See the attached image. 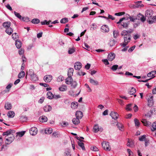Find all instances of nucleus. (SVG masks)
Instances as JSON below:
<instances>
[{
    "instance_id": "51",
    "label": "nucleus",
    "mask_w": 156,
    "mask_h": 156,
    "mask_svg": "<svg viewBox=\"0 0 156 156\" xmlns=\"http://www.w3.org/2000/svg\"><path fill=\"white\" fill-rule=\"evenodd\" d=\"M14 13L16 16L19 18L20 20H21L22 16L19 13L16 11H14Z\"/></svg>"
},
{
    "instance_id": "28",
    "label": "nucleus",
    "mask_w": 156,
    "mask_h": 156,
    "mask_svg": "<svg viewBox=\"0 0 156 156\" xmlns=\"http://www.w3.org/2000/svg\"><path fill=\"white\" fill-rule=\"evenodd\" d=\"M7 115L9 118H13L15 115V113L13 111H9L7 113Z\"/></svg>"
},
{
    "instance_id": "27",
    "label": "nucleus",
    "mask_w": 156,
    "mask_h": 156,
    "mask_svg": "<svg viewBox=\"0 0 156 156\" xmlns=\"http://www.w3.org/2000/svg\"><path fill=\"white\" fill-rule=\"evenodd\" d=\"M78 105L77 102H73L71 104V107L72 108L75 109L77 108Z\"/></svg>"
},
{
    "instance_id": "29",
    "label": "nucleus",
    "mask_w": 156,
    "mask_h": 156,
    "mask_svg": "<svg viewBox=\"0 0 156 156\" xmlns=\"http://www.w3.org/2000/svg\"><path fill=\"white\" fill-rule=\"evenodd\" d=\"M99 131L98 126V124H96L94 126L93 131L95 133H97Z\"/></svg>"
},
{
    "instance_id": "9",
    "label": "nucleus",
    "mask_w": 156,
    "mask_h": 156,
    "mask_svg": "<svg viewBox=\"0 0 156 156\" xmlns=\"http://www.w3.org/2000/svg\"><path fill=\"white\" fill-rule=\"evenodd\" d=\"M113 119H116L118 118L119 115L116 112H112L110 114Z\"/></svg>"
},
{
    "instance_id": "23",
    "label": "nucleus",
    "mask_w": 156,
    "mask_h": 156,
    "mask_svg": "<svg viewBox=\"0 0 156 156\" xmlns=\"http://www.w3.org/2000/svg\"><path fill=\"white\" fill-rule=\"evenodd\" d=\"M13 29L11 27H9L6 29L5 31L6 33L9 35H11L13 32Z\"/></svg>"
},
{
    "instance_id": "4",
    "label": "nucleus",
    "mask_w": 156,
    "mask_h": 156,
    "mask_svg": "<svg viewBox=\"0 0 156 156\" xmlns=\"http://www.w3.org/2000/svg\"><path fill=\"white\" fill-rule=\"evenodd\" d=\"M8 137L6 138L5 143L6 144H11L14 139V136L13 134L9 135Z\"/></svg>"
},
{
    "instance_id": "60",
    "label": "nucleus",
    "mask_w": 156,
    "mask_h": 156,
    "mask_svg": "<svg viewBox=\"0 0 156 156\" xmlns=\"http://www.w3.org/2000/svg\"><path fill=\"white\" fill-rule=\"evenodd\" d=\"M113 36L114 38H116L118 36V31L114 30L113 32Z\"/></svg>"
},
{
    "instance_id": "62",
    "label": "nucleus",
    "mask_w": 156,
    "mask_h": 156,
    "mask_svg": "<svg viewBox=\"0 0 156 156\" xmlns=\"http://www.w3.org/2000/svg\"><path fill=\"white\" fill-rule=\"evenodd\" d=\"M24 53V50L21 48L19 51V53L20 55H22Z\"/></svg>"
},
{
    "instance_id": "37",
    "label": "nucleus",
    "mask_w": 156,
    "mask_h": 156,
    "mask_svg": "<svg viewBox=\"0 0 156 156\" xmlns=\"http://www.w3.org/2000/svg\"><path fill=\"white\" fill-rule=\"evenodd\" d=\"M127 146L130 147H133L134 146V143L133 141H129V139L128 143L127 144Z\"/></svg>"
},
{
    "instance_id": "63",
    "label": "nucleus",
    "mask_w": 156,
    "mask_h": 156,
    "mask_svg": "<svg viewBox=\"0 0 156 156\" xmlns=\"http://www.w3.org/2000/svg\"><path fill=\"white\" fill-rule=\"evenodd\" d=\"M102 61L105 65H108L109 64V63L107 59H103Z\"/></svg>"
},
{
    "instance_id": "25",
    "label": "nucleus",
    "mask_w": 156,
    "mask_h": 156,
    "mask_svg": "<svg viewBox=\"0 0 156 156\" xmlns=\"http://www.w3.org/2000/svg\"><path fill=\"white\" fill-rule=\"evenodd\" d=\"M72 122L75 125L78 124L80 122L79 119L76 117L73 118L72 120Z\"/></svg>"
},
{
    "instance_id": "45",
    "label": "nucleus",
    "mask_w": 156,
    "mask_h": 156,
    "mask_svg": "<svg viewBox=\"0 0 156 156\" xmlns=\"http://www.w3.org/2000/svg\"><path fill=\"white\" fill-rule=\"evenodd\" d=\"M146 135H144L143 136H140L139 138V140L140 141H144L145 140H146Z\"/></svg>"
},
{
    "instance_id": "34",
    "label": "nucleus",
    "mask_w": 156,
    "mask_h": 156,
    "mask_svg": "<svg viewBox=\"0 0 156 156\" xmlns=\"http://www.w3.org/2000/svg\"><path fill=\"white\" fill-rule=\"evenodd\" d=\"M52 132V129L51 128H46L45 129V132L46 134H50Z\"/></svg>"
},
{
    "instance_id": "11",
    "label": "nucleus",
    "mask_w": 156,
    "mask_h": 156,
    "mask_svg": "<svg viewBox=\"0 0 156 156\" xmlns=\"http://www.w3.org/2000/svg\"><path fill=\"white\" fill-rule=\"evenodd\" d=\"M74 67L75 69L79 70L81 68L82 64L79 62H77L75 63Z\"/></svg>"
},
{
    "instance_id": "36",
    "label": "nucleus",
    "mask_w": 156,
    "mask_h": 156,
    "mask_svg": "<svg viewBox=\"0 0 156 156\" xmlns=\"http://www.w3.org/2000/svg\"><path fill=\"white\" fill-rule=\"evenodd\" d=\"M47 98L49 99H52L53 98L54 95L51 92H48L47 94Z\"/></svg>"
},
{
    "instance_id": "3",
    "label": "nucleus",
    "mask_w": 156,
    "mask_h": 156,
    "mask_svg": "<svg viewBox=\"0 0 156 156\" xmlns=\"http://www.w3.org/2000/svg\"><path fill=\"white\" fill-rule=\"evenodd\" d=\"M102 146L104 149L107 151H110L111 150V147L109 144V143L103 141L101 144Z\"/></svg>"
},
{
    "instance_id": "13",
    "label": "nucleus",
    "mask_w": 156,
    "mask_h": 156,
    "mask_svg": "<svg viewBox=\"0 0 156 156\" xmlns=\"http://www.w3.org/2000/svg\"><path fill=\"white\" fill-rule=\"evenodd\" d=\"M76 116L79 119H81L83 116L82 112L80 111H77L76 112Z\"/></svg>"
},
{
    "instance_id": "42",
    "label": "nucleus",
    "mask_w": 156,
    "mask_h": 156,
    "mask_svg": "<svg viewBox=\"0 0 156 156\" xmlns=\"http://www.w3.org/2000/svg\"><path fill=\"white\" fill-rule=\"evenodd\" d=\"M134 122L135 124V126L136 127H138L140 125V122L139 120L137 119H135Z\"/></svg>"
},
{
    "instance_id": "38",
    "label": "nucleus",
    "mask_w": 156,
    "mask_h": 156,
    "mask_svg": "<svg viewBox=\"0 0 156 156\" xmlns=\"http://www.w3.org/2000/svg\"><path fill=\"white\" fill-rule=\"evenodd\" d=\"M78 145L83 150H85V149L83 143L81 141L78 142Z\"/></svg>"
},
{
    "instance_id": "18",
    "label": "nucleus",
    "mask_w": 156,
    "mask_h": 156,
    "mask_svg": "<svg viewBox=\"0 0 156 156\" xmlns=\"http://www.w3.org/2000/svg\"><path fill=\"white\" fill-rule=\"evenodd\" d=\"M150 113H148L147 115H148L150 117L151 116V115L153 114H155L156 113V107L154 106L152 108V109L150 111Z\"/></svg>"
},
{
    "instance_id": "8",
    "label": "nucleus",
    "mask_w": 156,
    "mask_h": 156,
    "mask_svg": "<svg viewBox=\"0 0 156 156\" xmlns=\"http://www.w3.org/2000/svg\"><path fill=\"white\" fill-rule=\"evenodd\" d=\"M109 28L108 26L105 25L101 27V31L103 32H108L109 31Z\"/></svg>"
},
{
    "instance_id": "56",
    "label": "nucleus",
    "mask_w": 156,
    "mask_h": 156,
    "mask_svg": "<svg viewBox=\"0 0 156 156\" xmlns=\"http://www.w3.org/2000/svg\"><path fill=\"white\" fill-rule=\"evenodd\" d=\"M90 149L94 151H98V148L95 146H93L90 147Z\"/></svg>"
},
{
    "instance_id": "15",
    "label": "nucleus",
    "mask_w": 156,
    "mask_h": 156,
    "mask_svg": "<svg viewBox=\"0 0 156 156\" xmlns=\"http://www.w3.org/2000/svg\"><path fill=\"white\" fill-rule=\"evenodd\" d=\"M115 55L114 53L109 54L108 56V59L109 61H112L115 58Z\"/></svg>"
},
{
    "instance_id": "6",
    "label": "nucleus",
    "mask_w": 156,
    "mask_h": 156,
    "mask_svg": "<svg viewBox=\"0 0 156 156\" xmlns=\"http://www.w3.org/2000/svg\"><path fill=\"white\" fill-rule=\"evenodd\" d=\"M37 129L36 127H32L30 129V134L33 136L36 135L37 132Z\"/></svg>"
},
{
    "instance_id": "12",
    "label": "nucleus",
    "mask_w": 156,
    "mask_h": 156,
    "mask_svg": "<svg viewBox=\"0 0 156 156\" xmlns=\"http://www.w3.org/2000/svg\"><path fill=\"white\" fill-rule=\"evenodd\" d=\"M12 133H15V131L10 129L3 133L2 135L3 136L7 135V136H8L9 135H11Z\"/></svg>"
},
{
    "instance_id": "47",
    "label": "nucleus",
    "mask_w": 156,
    "mask_h": 156,
    "mask_svg": "<svg viewBox=\"0 0 156 156\" xmlns=\"http://www.w3.org/2000/svg\"><path fill=\"white\" fill-rule=\"evenodd\" d=\"M148 106L150 107L153 105L154 104V101L153 100H147Z\"/></svg>"
},
{
    "instance_id": "44",
    "label": "nucleus",
    "mask_w": 156,
    "mask_h": 156,
    "mask_svg": "<svg viewBox=\"0 0 156 156\" xmlns=\"http://www.w3.org/2000/svg\"><path fill=\"white\" fill-rule=\"evenodd\" d=\"M51 22V20H49L48 22L46 20H45L44 21H42L41 22V24L43 25H49L50 23Z\"/></svg>"
},
{
    "instance_id": "40",
    "label": "nucleus",
    "mask_w": 156,
    "mask_h": 156,
    "mask_svg": "<svg viewBox=\"0 0 156 156\" xmlns=\"http://www.w3.org/2000/svg\"><path fill=\"white\" fill-rule=\"evenodd\" d=\"M136 92V89L134 87H132L130 91L129 92V93L130 95H133Z\"/></svg>"
},
{
    "instance_id": "7",
    "label": "nucleus",
    "mask_w": 156,
    "mask_h": 156,
    "mask_svg": "<svg viewBox=\"0 0 156 156\" xmlns=\"http://www.w3.org/2000/svg\"><path fill=\"white\" fill-rule=\"evenodd\" d=\"M52 79V76L51 75H48L44 77V80L46 82H50Z\"/></svg>"
},
{
    "instance_id": "14",
    "label": "nucleus",
    "mask_w": 156,
    "mask_h": 156,
    "mask_svg": "<svg viewBox=\"0 0 156 156\" xmlns=\"http://www.w3.org/2000/svg\"><path fill=\"white\" fill-rule=\"evenodd\" d=\"M43 109L45 112H49L51 110L52 108L49 105H47L44 107Z\"/></svg>"
},
{
    "instance_id": "10",
    "label": "nucleus",
    "mask_w": 156,
    "mask_h": 156,
    "mask_svg": "<svg viewBox=\"0 0 156 156\" xmlns=\"http://www.w3.org/2000/svg\"><path fill=\"white\" fill-rule=\"evenodd\" d=\"M141 3L142 2L141 1L135 2V4L133 6V8L143 7L144 6V5L142 4Z\"/></svg>"
},
{
    "instance_id": "35",
    "label": "nucleus",
    "mask_w": 156,
    "mask_h": 156,
    "mask_svg": "<svg viewBox=\"0 0 156 156\" xmlns=\"http://www.w3.org/2000/svg\"><path fill=\"white\" fill-rule=\"evenodd\" d=\"M30 79L32 81H37L38 79L37 76L36 74H34V76H30Z\"/></svg>"
},
{
    "instance_id": "24",
    "label": "nucleus",
    "mask_w": 156,
    "mask_h": 156,
    "mask_svg": "<svg viewBox=\"0 0 156 156\" xmlns=\"http://www.w3.org/2000/svg\"><path fill=\"white\" fill-rule=\"evenodd\" d=\"M12 105L9 102L6 103L5 105V108L6 109L9 110L11 109Z\"/></svg>"
},
{
    "instance_id": "20",
    "label": "nucleus",
    "mask_w": 156,
    "mask_h": 156,
    "mask_svg": "<svg viewBox=\"0 0 156 156\" xmlns=\"http://www.w3.org/2000/svg\"><path fill=\"white\" fill-rule=\"evenodd\" d=\"M11 23L9 21H8L4 22L3 24V26L4 27L7 29L9 27L11 26Z\"/></svg>"
},
{
    "instance_id": "41",
    "label": "nucleus",
    "mask_w": 156,
    "mask_h": 156,
    "mask_svg": "<svg viewBox=\"0 0 156 156\" xmlns=\"http://www.w3.org/2000/svg\"><path fill=\"white\" fill-rule=\"evenodd\" d=\"M75 51V48L73 47L72 48H69V49L68 53L69 54H71L73 53Z\"/></svg>"
},
{
    "instance_id": "58",
    "label": "nucleus",
    "mask_w": 156,
    "mask_h": 156,
    "mask_svg": "<svg viewBox=\"0 0 156 156\" xmlns=\"http://www.w3.org/2000/svg\"><path fill=\"white\" fill-rule=\"evenodd\" d=\"M18 35L16 33H14L12 35V37L14 40L16 39L17 37H18Z\"/></svg>"
},
{
    "instance_id": "1",
    "label": "nucleus",
    "mask_w": 156,
    "mask_h": 156,
    "mask_svg": "<svg viewBox=\"0 0 156 156\" xmlns=\"http://www.w3.org/2000/svg\"><path fill=\"white\" fill-rule=\"evenodd\" d=\"M127 32L125 31H122L121 33V35L123 36L124 41L120 44V45L122 47H124L130 42L131 40V34H127Z\"/></svg>"
},
{
    "instance_id": "61",
    "label": "nucleus",
    "mask_w": 156,
    "mask_h": 156,
    "mask_svg": "<svg viewBox=\"0 0 156 156\" xmlns=\"http://www.w3.org/2000/svg\"><path fill=\"white\" fill-rule=\"evenodd\" d=\"M71 86L74 88H75L77 85L76 82L75 81H73L71 83Z\"/></svg>"
},
{
    "instance_id": "55",
    "label": "nucleus",
    "mask_w": 156,
    "mask_h": 156,
    "mask_svg": "<svg viewBox=\"0 0 156 156\" xmlns=\"http://www.w3.org/2000/svg\"><path fill=\"white\" fill-rule=\"evenodd\" d=\"M127 17L129 18L130 19V20L133 22H134L135 20H136V19L133 18V16H130L129 15H128V16H127Z\"/></svg>"
},
{
    "instance_id": "49",
    "label": "nucleus",
    "mask_w": 156,
    "mask_h": 156,
    "mask_svg": "<svg viewBox=\"0 0 156 156\" xmlns=\"http://www.w3.org/2000/svg\"><path fill=\"white\" fill-rule=\"evenodd\" d=\"M116 42V41L114 40H111L109 42V44L110 46H113L115 44Z\"/></svg>"
},
{
    "instance_id": "30",
    "label": "nucleus",
    "mask_w": 156,
    "mask_h": 156,
    "mask_svg": "<svg viewBox=\"0 0 156 156\" xmlns=\"http://www.w3.org/2000/svg\"><path fill=\"white\" fill-rule=\"evenodd\" d=\"M15 44L17 48L19 49L21 47L22 45L21 42L19 41H16L15 42Z\"/></svg>"
},
{
    "instance_id": "31",
    "label": "nucleus",
    "mask_w": 156,
    "mask_h": 156,
    "mask_svg": "<svg viewBox=\"0 0 156 156\" xmlns=\"http://www.w3.org/2000/svg\"><path fill=\"white\" fill-rule=\"evenodd\" d=\"M73 70V68H70L69 69L68 72V76L71 77L72 76Z\"/></svg>"
},
{
    "instance_id": "33",
    "label": "nucleus",
    "mask_w": 156,
    "mask_h": 156,
    "mask_svg": "<svg viewBox=\"0 0 156 156\" xmlns=\"http://www.w3.org/2000/svg\"><path fill=\"white\" fill-rule=\"evenodd\" d=\"M25 73L24 71H21L18 75V77L19 78H23L24 77L25 75Z\"/></svg>"
},
{
    "instance_id": "46",
    "label": "nucleus",
    "mask_w": 156,
    "mask_h": 156,
    "mask_svg": "<svg viewBox=\"0 0 156 156\" xmlns=\"http://www.w3.org/2000/svg\"><path fill=\"white\" fill-rule=\"evenodd\" d=\"M68 21V20L67 18H63L60 20V23H65Z\"/></svg>"
},
{
    "instance_id": "48",
    "label": "nucleus",
    "mask_w": 156,
    "mask_h": 156,
    "mask_svg": "<svg viewBox=\"0 0 156 156\" xmlns=\"http://www.w3.org/2000/svg\"><path fill=\"white\" fill-rule=\"evenodd\" d=\"M118 67V66L117 65H115L113 66L111 68V69L113 71H115Z\"/></svg>"
},
{
    "instance_id": "32",
    "label": "nucleus",
    "mask_w": 156,
    "mask_h": 156,
    "mask_svg": "<svg viewBox=\"0 0 156 156\" xmlns=\"http://www.w3.org/2000/svg\"><path fill=\"white\" fill-rule=\"evenodd\" d=\"M67 88L66 85H63L59 88V90L60 91H64L67 90Z\"/></svg>"
},
{
    "instance_id": "16",
    "label": "nucleus",
    "mask_w": 156,
    "mask_h": 156,
    "mask_svg": "<svg viewBox=\"0 0 156 156\" xmlns=\"http://www.w3.org/2000/svg\"><path fill=\"white\" fill-rule=\"evenodd\" d=\"M141 122L144 126H148L151 125V122L149 121H147L146 119H142Z\"/></svg>"
},
{
    "instance_id": "21",
    "label": "nucleus",
    "mask_w": 156,
    "mask_h": 156,
    "mask_svg": "<svg viewBox=\"0 0 156 156\" xmlns=\"http://www.w3.org/2000/svg\"><path fill=\"white\" fill-rule=\"evenodd\" d=\"M89 82L93 85L96 86L98 85V82L97 81L91 78H90Z\"/></svg>"
},
{
    "instance_id": "19",
    "label": "nucleus",
    "mask_w": 156,
    "mask_h": 156,
    "mask_svg": "<svg viewBox=\"0 0 156 156\" xmlns=\"http://www.w3.org/2000/svg\"><path fill=\"white\" fill-rule=\"evenodd\" d=\"M73 81L71 76H68L66 79L65 82L67 84L69 85L71 84Z\"/></svg>"
},
{
    "instance_id": "57",
    "label": "nucleus",
    "mask_w": 156,
    "mask_h": 156,
    "mask_svg": "<svg viewBox=\"0 0 156 156\" xmlns=\"http://www.w3.org/2000/svg\"><path fill=\"white\" fill-rule=\"evenodd\" d=\"M125 14V12H119L118 13H116L115 14V16H121L123 15H124Z\"/></svg>"
},
{
    "instance_id": "39",
    "label": "nucleus",
    "mask_w": 156,
    "mask_h": 156,
    "mask_svg": "<svg viewBox=\"0 0 156 156\" xmlns=\"http://www.w3.org/2000/svg\"><path fill=\"white\" fill-rule=\"evenodd\" d=\"M90 30L92 31H93L96 29L97 26L96 24L94 23H93L90 25Z\"/></svg>"
},
{
    "instance_id": "2",
    "label": "nucleus",
    "mask_w": 156,
    "mask_h": 156,
    "mask_svg": "<svg viewBox=\"0 0 156 156\" xmlns=\"http://www.w3.org/2000/svg\"><path fill=\"white\" fill-rule=\"evenodd\" d=\"M153 11L151 10H147L145 12V16L147 17V21L149 23L151 24L156 22V16H152Z\"/></svg>"
},
{
    "instance_id": "64",
    "label": "nucleus",
    "mask_w": 156,
    "mask_h": 156,
    "mask_svg": "<svg viewBox=\"0 0 156 156\" xmlns=\"http://www.w3.org/2000/svg\"><path fill=\"white\" fill-rule=\"evenodd\" d=\"M152 127L154 130H156V122H154L153 123Z\"/></svg>"
},
{
    "instance_id": "17",
    "label": "nucleus",
    "mask_w": 156,
    "mask_h": 156,
    "mask_svg": "<svg viewBox=\"0 0 156 156\" xmlns=\"http://www.w3.org/2000/svg\"><path fill=\"white\" fill-rule=\"evenodd\" d=\"M48 118L47 117L44 115L41 116L39 118V120L41 122H45L47 121Z\"/></svg>"
},
{
    "instance_id": "52",
    "label": "nucleus",
    "mask_w": 156,
    "mask_h": 156,
    "mask_svg": "<svg viewBox=\"0 0 156 156\" xmlns=\"http://www.w3.org/2000/svg\"><path fill=\"white\" fill-rule=\"evenodd\" d=\"M64 79V77L61 75L59 76L57 78V81L58 82H61Z\"/></svg>"
},
{
    "instance_id": "50",
    "label": "nucleus",
    "mask_w": 156,
    "mask_h": 156,
    "mask_svg": "<svg viewBox=\"0 0 156 156\" xmlns=\"http://www.w3.org/2000/svg\"><path fill=\"white\" fill-rule=\"evenodd\" d=\"M147 100H153V97L151 94H149L147 95Z\"/></svg>"
},
{
    "instance_id": "53",
    "label": "nucleus",
    "mask_w": 156,
    "mask_h": 156,
    "mask_svg": "<svg viewBox=\"0 0 156 156\" xmlns=\"http://www.w3.org/2000/svg\"><path fill=\"white\" fill-rule=\"evenodd\" d=\"M25 131H22L21 132L17 133V134L20 137L22 136L25 134Z\"/></svg>"
},
{
    "instance_id": "26",
    "label": "nucleus",
    "mask_w": 156,
    "mask_h": 156,
    "mask_svg": "<svg viewBox=\"0 0 156 156\" xmlns=\"http://www.w3.org/2000/svg\"><path fill=\"white\" fill-rule=\"evenodd\" d=\"M35 74L34 73L33 70L32 69H30L27 72V75H29L30 76H34V74Z\"/></svg>"
},
{
    "instance_id": "54",
    "label": "nucleus",
    "mask_w": 156,
    "mask_h": 156,
    "mask_svg": "<svg viewBox=\"0 0 156 156\" xmlns=\"http://www.w3.org/2000/svg\"><path fill=\"white\" fill-rule=\"evenodd\" d=\"M20 20L26 22H29L30 21L29 18L25 17H22L21 20Z\"/></svg>"
},
{
    "instance_id": "59",
    "label": "nucleus",
    "mask_w": 156,
    "mask_h": 156,
    "mask_svg": "<svg viewBox=\"0 0 156 156\" xmlns=\"http://www.w3.org/2000/svg\"><path fill=\"white\" fill-rule=\"evenodd\" d=\"M131 105H132V104H129L127 105L126 106V110H127L129 111L131 110L132 109L130 108Z\"/></svg>"
},
{
    "instance_id": "43",
    "label": "nucleus",
    "mask_w": 156,
    "mask_h": 156,
    "mask_svg": "<svg viewBox=\"0 0 156 156\" xmlns=\"http://www.w3.org/2000/svg\"><path fill=\"white\" fill-rule=\"evenodd\" d=\"M31 22L34 24H37L40 23V21L38 19H34L32 20Z\"/></svg>"
},
{
    "instance_id": "22",
    "label": "nucleus",
    "mask_w": 156,
    "mask_h": 156,
    "mask_svg": "<svg viewBox=\"0 0 156 156\" xmlns=\"http://www.w3.org/2000/svg\"><path fill=\"white\" fill-rule=\"evenodd\" d=\"M156 71H153L148 73L147 74V76L148 77H152V78H151L152 79L155 77V76H154L156 74Z\"/></svg>"
},
{
    "instance_id": "5",
    "label": "nucleus",
    "mask_w": 156,
    "mask_h": 156,
    "mask_svg": "<svg viewBox=\"0 0 156 156\" xmlns=\"http://www.w3.org/2000/svg\"><path fill=\"white\" fill-rule=\"evenodd\" d=\"M136 19L140 20L142 22H144L146 20V17L140 13H139L137 15Z\"/></svg>"
}]
</instances>
